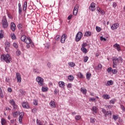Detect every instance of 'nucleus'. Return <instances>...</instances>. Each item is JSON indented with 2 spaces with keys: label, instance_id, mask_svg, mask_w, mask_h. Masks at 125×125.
<instances>
[{
  "label": "nucleus",
  "instance_id": "nucleus-1",
  "mask_svg": "<svg viewBox=\"0 0 125 125\" xmlns=\"http://www.w3.org/2000/svg\"><path fill=\"white\" fill-rule=\"evenodd\" d=\"M21 42L26 43V47L27 49H29L30 46L32 48L35 47V44H34V43L33 42V41L30 37H27L26 35H23L21 37Z\"/></svg>",
  "mask_w": 125,
  "mask_h": 125
},
{
  "label": "nucleus",
  "instance_id": "nucleus-2",
  "mask_svg": "<svg viewBox=\"0 0 125 125\" xmlns=\"http://www.w3.org/2000/svg\"><path fill=\"white\" fill-rule=\"evenodd\" d=\"M1 61H5L6 63H10V61H11V57H10L8 54L2 55L1 56Z\"/></svg>",
  "mask_w": 125,
  "mask_h": 125
},
{
  "label": "nucleus",
  "instance_id": "nucleus-3",
  "mask_svg": "<svg viewBox=\"0 0 125 125\" xmlns=\"http://www.w3.org/2000/svg\"><path fill=\"white\" fill-rule=\"evenodd\" d=\"M2 27L3 29H7L8 28V21L6 17L4 16L2 18L1 20Z\"/></svg>",
  "mask_w": 125,
  "mask_h": 125
},
{
  "label": "nucleus",
  "instance_id": "nucleus-4",
  "mask_svg": "<svg viewBox=\"0 0 125 125\" xmlns=\"http://www.w3.org/2000/svg\"><path fill=\"white\" fill-rule=\"evenodd\" d=\"M36 81L40 86H43L44 85V81L42 78L38 76L36 78Z\"/></svg>",
  "mask_w": 125,
  "mask_h": 125
},
{
  "label": "nucleus",
  "instance_id": "nucleus-5",
  "mask_svg": "<svg viewBox=\"0 0 125 125\" xmlns=\"http://www.w3.org/2000/svg\"><path fill=\"white\" fill-rule=\"evenodd\" d=\"M82 38H83V33H82L81 31H79L76 34L75 39L76 42H80L81 40H82Z\"/></svg>",
  "mask_w": 125,
  "mask_h": 125
},
{
  "label": "nucleus",
  "instance_id": "nucleus-6",
  "mask_svg": "<svg viewBox=\"0 0 125 125\" xmlns=\"http://www.w3.org/2000/svg\"><path fill=\"white\" fill-rule=\"evenodd\" d=\"M89 9L90 10V11H94L95 9H96V6H95V3L94 2H92L90 6L89 7Z\"/></svg>",
  "mask_w": 125,
  "mask_h": 125
},
{
  "label": "nucleus",
  "instance_id": "nucleus-7",
  "mask_svg": "<svg viewBox=\"0 0 125 125\" xmlns=\"http://www.w3.org/2000/svg\"><path fill=\"white\" fill-rule=\"evenodd\" d=\"M113 47L116 49L117 51H119V52H120V51H122V48L121 47V45H120V44H118L117 43H116L113 45Z\"/></svg>",
  "mask_w": 125,
  "mask_h": 125
},
{
  "label": "nucleus",
  "instance_id": "nucleus-8",
  "mask_svg": "<svg viewBox=\"0 0 125 125\" xmlns=\"http://www.w3.org/2000/svg\"><path fill=\"white\" fill-rule=\"evenodd\" d=\"M66 39H67V35L63 34L61 37V42L62 43H65Z\"/></svg>",
  "mask_w": 125,
  "mask_h": 125
},
{
  "label": "nucleus",
  "instance_id": "nucleus-9",
  "mask_svg": "<svg viewBox=\"0 0 125 125\" xmlns=\"http://www.w3.org/2000/svg\"><path fill=\"white\" fill-rule=\"evenodd\" d=\"M19 122L22 124V119L24 118V112H19Z\"/></svg>",
  "mask_w": 125,
  "mask_h": 125
},
{
  "label": "nucleus",
  "instance_id": "nucleus-10",
  "mask_svg": "<svg viewBox=\"0 0 125 125\" xmlns=\"http://www.w3.org/2000/svg\"><path fill=\"white\" fill-rule=\"evenodd\" d=\"M10 29L12 32H15L16 29V25L15 23L13 22H11L10 23Z\"/></svg>",
  "mask_w": 125,
  "mask_h": 125
},
{
  "label": "nucleus",
  "instance_id": "nucleus-11",
  "mask_svg": "<svg viewBox=\"0 0 125 125\" xmlns=\"http://www.w3.org/2000/svg\"><path fill=\"white\" fill-rule=\"evenodd\" d=\"M16 78L18 83H21L22 81V78H21V75H20V73L18 72L16 73Z\"/></svg>",
  "mask_w": 125,
  "mask_h": 125
},
{
  "label": "nucleus",
  "instance_id": "nucleus-12",
  "mask_svg": "<svg viewBox=\"0 0 125 125\" xmlns=\"http://www.w3.org/2000/svg\"><path fill=\"white\" fill-rule=\"evenodd\" d=\"M120 26V24L118 23H114L113 25L111 26V30H116V29H118L119 28V26Z\"/></svg>",
  "mask_w": 125,
  "mask_h": 125
},
{
  "label": "nucleus",
  "instance_id": "nucleus-13",
  "mask_svg": "<svg viewBox=\"0 0 125 125\" xmlns=\"http://www.w3.org/2000/svg\"><path fill=\"white\" fill-rule=\"evenodd\" d=\"M22 106L23 108L25 109H29L30 108V105H29V103L28 102H23L22 103Z\"/></svg>",
  "mask_w": 125,
  "mask_h": 125
},
{
  "label": "nucleus",
  "instance_id": "nucleus-14",
  "mask_svg": "<svg viewBox=\"0 0 125 125\" xmlns=\"http://www.w3.org/2000/svg\"><path fill=\"white\" fill-rule=\"evenodd\" d=\"M78 9H79V5H76L73 9V14L74 15H77L78 14Z\"/></svg>",
  "mask_w": 125,
  "mask_h": 125
},
{
  "label": "nucleus",
  "instance_id": "nucleus-15",
  "mask_svg": "<svg viewBox=\"0 0 125 125\" xmlns=\"http://www.w3.org/2000/svg\"><path fill=\"white\" fill-rule=\"evenodd\" d=\"M112 60L114 65H118L119 63V59L118 58H113Z\"/></svg>",
  "mask_w": 125,
  "mask_h": 125
},
{
  "label": "nucleus",
  "instance_id": "nucleus-16",
  "mask_svg": "<svg viewBox=\"0 0 125 125\" xmlns=\"http://www.w3.org/2000/svg\"><path fill=\"white\" fill-rule=\"evenodd\" d=\"M49 105L51 107V108H55V107H56L55 102L53 101H51V102L49 103Z\"/></svg>",
  "mask_w": 125,
  "mask_h": 125
},
{
  "label": "nucleus",
  "instance_id": "nucleus-17",
  "mask_svg": "<svg viewBox=\"0 0 125 125\" xmlns=\"http://www.w3.org/2000/svg\"><path fill=\"white\" fill-rule=\"evenodd\" d=\"M97 107L96 106H93L92 107V109H91V110L93 111V114L94 115H95L97 113Z\"/></svg>",
  "mask_w": 125,
  "mask_h": 125
},
{
  "label": "nucleus",
  "instance_id": "nucleus-18",
  "mask_svg": "<svg viewBox=\"0 0 125 125\" xmlns=\"http://www.w3.org/2000/svg\"><path fill=\"white\" fill-rule=\"evenodd\" d=\"M59 85L60 87L63 88V87H64V86L65 85V83L63 81H60L59 82Z\"/></svg>",
  "mask_w": 125,
  "mask_h": 125
},
{
  "label": "nucleus",
  "instance_id": "nucleus-19",
  "mask_svg": "<svg viewBox=\"0 0 125 125\" xmlns=\"http://www.w3.org/2000/svg\"><path fill=\"white\" fill-rule=\"evenodd\" d=\"M91 36V32L89 31H86L84 34V37H90Z\"/></svg>",
  "mask_w": 125,
  "mask_h": 125
},
{
  "label": "nucleus",
  "instance_id": "nucleus-20",
  "mask_svg": "<svg viewBox=\"0 0 125 125\" xmlns=\"http://www.w3.org/2000/svg\"><path fill=\"white\" fill-rule=\"evenodd\" d=\"M68 65L71 68H74L76 66V63L74 62H69L68 63Z\"/></svg>",
  "mask_w": 125,
  "mask_h": 125
},
{
  "label": "nucleus",
  "instance_id": "nucleus-21",
  "mask_svg": "<svg viewBox=\"0 0 125 125\" xmlns=\"http://www.w3.org/2000/svg\"><path fill=\"white\" fill-rule=\"evenodd\" d=\"M42 92H46V91H48V87H42Z\"/></svg>",
  "mask_w": 125,
  "mask_h": 125
},
{
  "label": "nucleus",
  "instance_id": "nucleus-22",
  "mask_svg": "<svg viewBox=\"0 0 125 125\" xmlns=\"http://www.w3.org/2000/svg\"><path fill=\"white\" fill-rule=\"evenodd\" d=\"M80 91H81L82 92V93H83V94H86V89L85 88H83V87H82L80 89Z\"/></svg>",
  "mask_w": 125,
  "mask_h": 125
},
{
  "label": "nucleus",
  "instance_id": "nucleus-23",
  "mask_svg": "<svg viewBox=\"0 0 125 125\" xmlns=\"http://www.w3.org/2000/svg\"><path fill=\"white\" fill-rule=\"evenodd\" d=\"M112 119L115 121H117V120H118V119H119V115H118V114L113 115Z\"/></svg>",
  "mask_w": 125,
  "mask_h": 125
},
{
  "label": "nucleus",
  "instance_id": "nucleus-24",
  "mask_svg": "<svg viewBox=\"0 0 125 125\" xmlns=\"http://www.w3.org/2000/svg\"><path fill=\"white\" fill-rule=\"evenodd\" d=\"M27 1H25L23 4V11H26L27 10Z\"/></svg>",
  "mask_w": 125,
  "mask_h": 125
},
{
  "label": "nucleus",
  "instance_id": "nucleus-25",
  "mask_svg": "<svg viewBox=\"0 0 125 125\" xmlns=\"http://www.w3.org/2000/svg\"><path fill=\"white\" fill-rule=\"evenodd\" d=\"M1 125H6V120L3 118H2L1 119Z\"/></svg>",
  "mask_w": 125,
  "mask_h": 125
},
{
  "label": "nucleus",
  "instance_id": "nucleus-26",
  "mask_svg": "<svg viewBox=\"0 0 125 125\" xmlns=\"http://www.w3.org/2000/svg\"><path fill=\"white\" fill-rule=\"evenodd\" d=\"M104 115L105 117H107V116H112V112L111 111H107L104 114Z\"/></svg>",
  "mask_w": 125,
  "mask_h": 125
},
{
  "label": "nucleus",
  "instance_id": "nucleus-27",
  "mask_svg": "<svg viewBox=\"0 0 125 125\" xmlns=\"http://www.w3.org/2000/svg\"><path fill=\"white\" fill-rule=\"evenodd\" d=\"M102 97H103V98H104V99H110V96L108 94L103 95Z\"/></svg>",
  "mask_w": 125,
  "mask_h": 125
},
{
  "label": "nucleus",
  "instance_id": "nucleus-28",
  "mask_svg": "<svg viewBox=\"0 0 125 125\" xmlns=\"http://www.w3.org/2000/svg\"><path fill=\"white\" fill-rule=\"evenodd\" d=\"M81 51L84 54H86V53H87V49L85 48H81Z\"/></svg>",
  "mask_w": 125,
  "mask_h": 125
},
{
  "label": "nucleus",
  "instance_id": "nucleus-29",
  "mask_svg": "<svg viewBox=\"0 0 125 125\" xmlns=\"http://www.w3.org/2000/svg\"><path fill=\"white\" fill-rule=\"evenodd\" d=\"M96 30L97 32V33H100L101 31H102V28L99 26H96Z\"/></svg>",
  "mask_w": 125,
  "mask_h": 125
},
{
  "label": "nucleus",
  "instance_id": "nucleus-30",
  "mask_svg": "<svg viewBox=\"0 0 125 125\" xmlns=\"http://www.w3.org/2000/svg\"><path fill=\"white\" fill-rule=\"evenodd\" d=\"M88 61V57L86 56L83 57V62L84 63H86Z\"/></svg>",
  "mask_w": 125,
  "mask_h": 125
},
{
  "label": "nucleus",
  "instance_id": "nucleus-31",
  "mask_svg": "<svg viewBox=\"0 0 125 125\" xmlns=\"http://www.w3.org/2000/svg\"><path fill=\"white\" fill-rule=\"evenodd\" d=\"M76 121H80L82 119V116L81 115H76L75 118Z\"/></svg>",
  "mask_w": 125,
  "mask_h": 125
},
{
  "label": "nucleus",
  "instance_id": "nucleus-32",
  "mask_svg": "<svg viewBox=\"0 0 125 125\" xmlns=\"http://www.w3.org/2000/svg\"><path fill=\"white\" fill-rule=\"evenodd\" d=\"M9 103L10 104H11V105H12V106H13L15 104H16V103H15V101L13 99L10 100Z\"/></svg>",
  "mask_w": 125,
  "mask_h": 125
},
{
  "label": "nucleus",
  "instance_id": "nucleus-33",
  "mask_svg": "<svg viewBox=\"0 0 125 125\" xmlns=\"http://www.w3.org/2000/svg\"><path fill=\"white\" fill-rule=\"evenodd\" d=\"M86 77L87 80H90V78L91 77V74L86 73Z\"/></svg>",
  "mask_w": 125,
  "mask_h": 125
},
{
  "label": "nucleus",
  "instance_id": "nucleus-34",
  "mask_svg": "<svg viewBox=\"0 0 125 125\" xmlns=\"http://www.w3.org/2000/svg\"><path fill=\"white\" fill-rule=\"evenodd\" d=\"M113 83L114 82H113V81L112 80L108 81L107 82V85H112V84H113Z\"/></svg>",
  "mask_w": 125,
  "mask_h": 125
},
{
  "label": "nucleus",
  "instance_id": "nucleus-35",
  "mask_svg": "<svg viewBox=\"0 0 125 125\" xmlns=\"http://www.w3.org/2000/svg\"><path fill=\"white\" fill-rule=\"evenodd\" d=\"M89 101L90 102H96V99H95V98H90L89 99Z\"/></svg>",
  "mask_w": 125,
  "mask_h": 125
},
{
  "label": "nucleus",
  "instance_id": "nucleus-36",
  "mask_svg": "<svg viewBox=\"0 0 125 125\" xmlns=\"http://www.w3.org/2000/svg\"><path fill=\"white\" fill-rule=\"evenodd\" d=\"M3 31L2 30H0V39H2L3 38Z\"/></svg>",
  "mask_w": 125,
  "mask_h": 125
},
{
  "label": "nucleus",
  "instance_id": "nucleus-37",
  "mask_svg": "<svg viewBox=\"0 0 125 125\" xmlns=\"http://www.w3.org/2000/svg\"><path fill=\"white\" fill-rule=\"evenodd\" d=\"M5 45L6 47H9L10 46V43L9 42L6 41L5 42Z\"/></svg>",
  "mask_w": 125,
  "mask_h": 125
},
{
  "label": "nucleus",
  "instance_id": "nucleus-38",
  "mask_svg": "<svg viewBox=\"0 0 125 125\" xmlns=\"http://www.w3.org/2000/svg\"><path fill=\"white\" fill-rule=\"evenodd\" d=\"M77 75L79 78H83V73H82L81 72H78Z\"/></svg>",
  "mask_w": 125,
  "mask_h": 125
},
{
  "label": "nucleus",
  "instance_id": "nucleus-39",
  "mask_svg": "<svg viewBox=\"0 0 125 125\" xmlns=\"http://www.w3.org/2000/svg\"><path fill=\"white\" fill-rule=\"evenodd\" d=\"M22 53L21 52V51L19 50H17L16 51V54L17 55V56H20V55H21V54Z\"/></svg>",
  "mask_w": 125,
  "mask_h": 125
},
{
  "label": "nucleus",
  "instance_id": "nucleus-40",
  "mask_svg": "<svg viewBox=\"0 0 125 125\" xmlns=\"http://www.w3.org/2000/svg\"><path fill=\"white\" fill-rule=\"evenodd\" d=\"M36 123L37 125H42V123L40 120H38V119H37Z\"/></svg>",
  "mask_w": 125,
  "mask_h": 125
},
{
  "label": "nucleus",
  "instance_id": "nucleus-41",
  "mask_svg": "<svg viewBox=\"0 0 125 125\" xmlns=\"http://www.w3.org/2000/svg\"><path fill=\"white\" fill-rule=\"evenodd\" d=\"M19 115V113H18V112L16 111V112H15L13 113V117H14L15 118L16 117H17V116H18Z\"/></svg>",
  "mask_w": 125,
  "mask_h": 125
},
{
  "label": "nucleus",
  "instance_id": "nucleus-42",
  "mask_svg": "<svg viewBox=\"0 0 125 125\" xmlns=\"http://www.w3.org/2000/svg\"><path fill=\"white\" fill-rule=\"evenodd\" d=\"M117 100L116 99H112L109 101L110 104H114Z\"/></svg>",
  "mask_w": 125,
  "mask_h": 125
},
{
  "label": "nucleus",
  "instance_id": "nucleus-43",
  "mask_svg": "<svg viewBox=\"0 0 125 125\" xmlns=\"http://www.w3.org/2000/svg\"><path fill=\"white\" fill-rule=\"evenodd\" d=\"M86 46H87V43L83 42L82 44V48H85Z\"/></svg>",
  "mask_w": 125,
  "mask_h": 125
},
{
  "label": "nucleus",
  "instance_id": "nucleus-44",
  "mask_svg": "<svg viewBox=\"0 0 125 125\" xmlns=\"http://www.w3.org/2000/svg\"><path fill=\"white\" fill-rule=\"evenodd\" d=\"M11 39L12 40H15V39H16V36H15V34H11Z\"/></svg>",
  "mask_w": 125,
  "mask_h": 125
},
{
  "label": "nucleus",
  "instance_id": "nucleus-45",
  "mask_svg": "<svg viewBox=\"0 0 125 125\" xmlns=\"http://www.w3.org/2000/svg\"><path fill=\"white\" fill-rule=\"evenodd\" d=\"M100 40L102 41H104V42H106V41H107V39H106V38H104L103 36H101L100 37Z\"/></svg>",
  "mask_w": 125,
  "mask_h": 125
},
{
  "label": "nucleus",
  "instance_id": "nucleus-46",
  "mask_svg": "<svg viewBox=\"0 0 125 125\" xmlns=\"http://www.w3.org/2000/svg\"><path fill=\"white\" fill-rule=\"evenodd\" d=\"M68 80H69V81H73L74 80V76L72 75L68 76Z\"/></svg>",
  "mask_w": 125,
  "mask_h": 125
},
{
  "label": "nucleus",
  "instance_id": "nucleus-47",
  "mask_svg": "<svg viewBox=\"0 0 125 125\" xmlns=\"http://www.w3.org/2000/svg\"><path fill=\"white\" fill-rule=\"evenodd\" d=\"M120 108L123 112H125V106H124V105L121 104Z\"/></svg>",
  "mask_w": 125,
  "mask_h": 125
},
{
  "label": "nucleus",
  "instance_id": "nucleus-48",
  "mask_svg": "<svg viewBox=\"0 0 125 125\" xmlns=\"http://www.w3.org/2000/svg\"><path fill=\"white\" fill-rule=\"evenodd\" d=\"M38 111V109L36 108H34L32 109V112L34 114H35V113H37Z\"/></svg>",
  "mask_w": 125,
  "mask_h": 125
},
{
  "label": "nucleus",
  "instance_id": "nucleus-49",
  "mask_svg": "<svg viewBox=\"0 0 125 125\" xmlns=\"http://www.w3.org/2000/svg\"><path fill=\"white\" fill-rule=\"evenodd\" d=\"M13 46H14V47H15V48H18V45L17 44V43H16V42H14L13 44Z\"/></svg>",
  "mask_w": 125,
  "mask_h": 125
},
{
  "label": "nucleus",
  "instance_id": "nucleus-50",
  "mask_svg": "<svg viewBox=\"0 0 125 125\" xmlns=\"http://www.w3.org/2000/svg\"><path fill=\"white\" fill-rule=\"evenodd\" d=\"M113 107V105H106L105 108H107V109H111V108Z\"/></svg>",
  "mask_w": 125,
  "mask_h": 125
},
{
  "label": "nucleus",
  "instance_id": "nucleus-51",
  "mask_svg": "<svg viewBox=\"0 0 125 125\" xmlns=\"http://www.w3.org/2000/svg\"><path fill=\"white\" fill-rule=\"evenodd\" d=\"M113 69L111 67H109L107 69V71L108 72V73H111L112 72Z\"/></svg>",
  "mask_w": 125,
  "mask_h": 125
},
{
  "label": "nucleus",
  "instance_id": "nucleus-52",
  "mask_svg": "<svg viewBox=\"0 0 125 125\" xmlns=\"http://www.w3.org/2000/svg\"><path fill=\"white\" fill-rule=\"evenodd\" d=\"M0 96L2 98L3 97V95L2 94V90H1V88L0 87Z\"/></svg>",
  "mask_w": 125,
  "mask_h": 125
},
{
  "label": "nucleus",
  "instance_id": "nucleus-53",
  "mask_svg": "<svg viewBox=\"0 0 125 125\" xmlns=\"http://www.w3.org/2000/svg\"><path fill=\"white\" fill-rule=\"evenodd\" d=\"M118 62H121V63H123V58L122 57H119L118 58Z\"/></svg>",
  "mask_w": 125,
  "mask_h": 125
},
{
  "label": "nucleus",
  "instance_id": "nucleus-54",
  "mask_svg": "<svg viewBox=\"0 0 125 125\" xmlns=\"http://www.w3.org/2000/svg\"><path fill=\"white\" fill-rule=\"evenodd\" d=\"M59 39H60V36L59 35H56L55 37V40L56 41H59Z\"/></svg>",
  "mask_w": 125,
  "mask_h": 125
},
{
  "label": "nucleus",
  "instance_id": "nucleus-55",
  "mask_svg": "<svg viewBox=\"0 0 125 125\" xmlns=\"http://www.w3.org/2000/svg\"><path fill=\"white\" fill-rule=\"evenodd\" d=\"M33 72H34V73H37V74H39V73H40V70L38 69H34L33 70Z\"/></svg>",
  "mask_w": 125,
  "mask_h": 125
},
{
  "label": "nucleus",
  "instance_id": "nucleus-56",
  "mask_svg": "<svg viewBox=\"0 0 125 125\" xmlns=\"http://www.w3.org/2000/svg\"><path fill=\"white\" fill-rule=\"evenodd\" d=\"M12 106L13 107V109H18V106L17 105V104H13Z\"/></svg>",
  "mask_w": 125,
  "mask_h": 125
},
{
  "label": "nucleus",
  "instance_id": "nucleus-57",
  "mask_svg": "<svg viewBox=\"0 0 125 125\" xmlns=\"http://www.w3.org/2000/svg\"><path fill=\"white\" fill-rule=\"evenodd\" d=\"M5 82L6 83H10V79H9V78L6 77Z\"/></svg>",
  "mask_w": 125,
  "mask_h": 125
},
{
  "label": "nucleus",
  "instance_id": "nucleus-58",
  "mask_svg": "<svg viewBox=\"0 0 125 125\" xmlns=\"http://www.w3.org/2000/svg\"><path fill=\"white\" fill-rule=\"evenodd\" d=\"M112 72L113 73V74H117V73H118V71H117V69H112Z\"/></svg>",
  "mask_w": 125,
  "mask_h": 125
},
{
  "label": "nucleus",
  "instance_id": "nucleus-59",
  "mask_svg": "<svg viewBox=\"0 0 125 125\" xmlns=\"http://www.w3.org/2000/svg\"><path fill=\"white\" fill-rule=\"evenodd\" d=\"M112 6L114 7V8H115L117 7V3L114 2L112 4Z\"/></svg>",
  "mask_w": 125,
  "mask_h": 125
},
{
  "label": "nucleus",
  "instance_id": "nucleus-60",
  "mask_svg": "<svg viewBox=\"0 0 125 125\" xmlns=\"http://www.w3.org/2000/svg\"><path fill=\"white\" fill-rule=\"evenodd\" d=\"M18 28L19 29H22V24L19 23L18 25Z\"/></svg>",
  "mask_w": 125,
  "mask_h": 125
},
{
  "label": "nucleus",
  "instance_id": "nucleus-61",
  "mask_svg": "<svg viewBox=\"0 0 125 125\" xmlns=\"http://www.w3.org/2000/svg\"><path fill=\"white\" fill-rule=\"evenodd\" d=\"M98 70H99L100 69H102V65L101 64H99L98 65Z\"/></svg>",
  "mask_w": 125,
  "mask_h": 125
},
{
  "label": "nucleus",
  "instance_id": "nucleus-62",
  "mask_svg": "<svg viewBox=\"0 0 125 125\" xmlns=\"http://www.w3.org/2000/svg\"><path fill=\"white\" fill-rule=\"evenodd\" d=\"M90 121L91 123H95V119L91 118Z\"/></svg>",
  "mask_w": 125,
  "mask_h": 125
},
{
  "label": "nucleus",
  "instance_id": "nucleus-63",
  "mask_svg": "<svg viewBox=\"0 0 125 125\" xmlns=\"http://www.w3.org/2000/svg\"><path fill=\"white\" fill-rule=\"evenodd\" d=\"M22 13V8H19V14L21 15Z\"/></svg>",
  "mask_w": 125,
  "mask_h": 125
},
{
  "label": "nucleus",
  "instance_id": "nucleus-64",
  "mask_svg": "<svg viewBox=\"0 0 125 125\" xmlns=\"http://www.w3.org/2000/svg\"><path fill=\"white\" fill-rule=\"evenodd\" d=\"M33 104H34V105H35V106H37V105H38V101L34 100L33 101Z\"/></svg>",
  "mask_w": 125,
  "mask_h": 125
}]
</instances>
